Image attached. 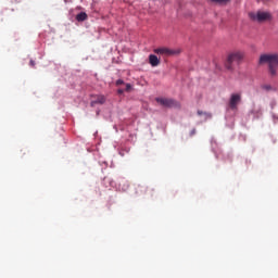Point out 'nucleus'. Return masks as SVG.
I'll return each mask as SVG.
<instances>
[{
    "mask_svg": "<svg viewBox=\"0 0 278 278\" xmlns=\"http://www.w3.org/2000/svg\"><path fill=\"white\" fill-rule=\"evenodd\" d=\"M242 102V93H231L229 99V108L230 110H238V105Z\"/></svg>",
    "mask_w": 278,
    "mask_h": 278,
    "instance_id": "5",
    "label": "nucleus"
},
{
    "mask_svg": "<svg viewBox=\"0 0 278 278\" xmlns=\"http://www.w3.org/2000/svg\"><path fill=\"white\" fill-rule=\"evenodd\" d=\"M205 114L203 111H198V116H203Z\"/></svg>",
    "mask_w": 278,
    "mask_h": 278,
    "instance_id": "16",
    "label": "nucleus"
},
{
    "mask_svg": "<svg viewBox=\"0 0 278 278\" xmlns=\"http://www.w3.org/2000/svg\"><path fill=\"white\" fill-rule=\"evenodd\" d=\"M155 101L162 108H177V101L170 98H156Z\"/></svg>",
    "mask_w": 278,
    "mask_h": 278,
    "instance_id": "6",
    "label": "nucleus"
},
{
    "mask_svg": "<svg viewBox=\"0 0 278 278\" xmlns=\"http://www.w3.org/2000/svg\"><path fill=\"white\" fill-rule=\"evenodd\" d=\"M117 92H118L119 94H123V92H125V89H118Z\"/></svg>",
    "mask_w": 278,
    "mask_h": 278,
    "instance_id": "17",
    "label": "nucleus"
},
{
    "mask_svg": "<svg viewBox=\"0 0 278 278\" xmlns=\"http://www.w3.org/2000/svg\"><path fill=\"white\" fill-rule=\"evenodd\" d=\"M194 134H197V129L193 128L191 131H190V136H194Z\"/></svg>",
    "mask_w": 278,
    "mask_h": 278,
    "instance_id": "14",
    "label": "nucleus"
},
{
    "mask_svg": "<svg viewBox=\"0 0 278 278\" xmlns=\"http://www.w3.org/2000/svg\"><path fill=\"white\" fill-rule=\"evenodd\" d=\"M29 64L30 66H36V62L34 60H30Z\"/></svg>",
    "mask_w": 278,
    "mask_h": 278,
    "instance_id": "15",
    "label": "nucleus"
},
{
    "mask_svg": "<svg viewBox=\"0 0 278 278\" xmlns=\"http://www.w3.org/2000/svg\"><path fill=\"white\" fill-rule=\"evenodd\" d=\"M91 103L92 105L94 104L103 105V103H105V96H97L96 100H93Z\"/></svg>",
    "mask_w": 278,
    "mask_h": 278,
    "instance_id": "9",
    "label": "nucleus"
},
{
    "mask_svg": "<svg viewBox=\"0 0 278 278\" xmlns=\"http://www.w3.org/2000/svg\"><path fill=\"white\" fill-rule=\"evenodd\" d=\"M261 1L262 3H266L268 0H257Z\"/></svg>",
    "mask_w": 278,
    "mask_h": 278,
    "instance_id": "18",
    "label": "nucleus"
},
{
    "mask_svg": "<svg viewBox=\"0 0 278 278\" xmlns=\"http://www.w3.org/2000/svg\"><path fill=\"white\" fill-rule=\"evenodd\" d=\"M213 3H218L219 5H225L229 3V0H211Z\"/></svg>",
    "mask_w": 278,
    "mask_h": 278,
    "instance_id": "10",
    "label": "nucleus"
},
{
    "mask_svg": "<svg viewBox=\"0 0 278 278\" xmlns=\"http://www.w3.org/2000/svg\"><path fill=\"white\" fill-rule=\"evenodd\" d=\"M250 18L252 21H257V23H264L266 21H270L273 18V15H270L268 12L258 11L256 13H250Z\"/></svg>",
    "mask_w": 278,
    "mask_h": 278,
    "instance_id": "3",
    "label": "nucleus"
},
{
    "mask_svg": "<svg viewBox=\"0 0 278 278\" xmlns=\"http://www.w3.org/2000/svg\"><path fill=\"white\" fill-rule=\"evenodd\" d=\"M262 88L263 90H266V92H270V90H274L273 86L270 85H263Z\"/></svg>",
    "mask_w": 278,
    "mask_h": 278,
    "instance_id": "11",
    "label": "nucleus"
},
{
    "mask_svg": "<svg viewBox=\"0 0 278 278\" xmlns=\"http://www.w3.org/2000/svg\"><path fill=\"white\" fill-rule=\"evenodd\" d=\"M149 64H151V66H160V60L157 59V55L150 54L149 55Z\"/></svg>",
    "mask_w": 278,
    "mask_h": 278,
    "instance_id": "7",
    "label": "nucleus"
},
{
    "mask_svg": "<svg viewBox=\"0 0 278 278\" xmlns=\"http://www.w3.org/2000/svg\"><path fill=\"white\" fill-rule=\"evenodd\" d=\"M243 58H244V54L240 51L230 53L227 58L226 68L228 71H232L233 64H240V62H242Z\"/></svg>",
    "mask_w": 278,
    "mask_h": 278,
    "instance_id": "2",
    "label": "nucleus"
},
{
    "mask_svg": "<svg viewBox=\"0 0 278 278\" xmlns=\"http://www.w3.org/2000/svg\"><path fill=\"white\" fill-rule=\"evenodd\" d=\"M88 20V14H86V12H80L76 15V21H78V23H84V21Z\"/></svg>",
    "mask_w": 278,
    "mask_h": 278,
    "instance_id": "8",
    "label": "nucleus"
},
{
    "mask_svg": "<svg viewBox=\"0 0 278 278\" xmlns=\"http://www.w3.org/2000/svg\"><path fill=\"white\" fill-rule=\"evenodd\" d=\"M156 55H163L164 58H170L172 55H179V50H173L166 47L156 48L153 50Z\"/></svg>",
    "mask_w": 278,
    "mask_h": 278,
    "instance_id": "4",
    "label": "nucleus"
},
{
    "mask_svg": "<svg viewBox=\"0 0 278 278\" xmlns=\"http://www.w3.org/2000/svg\"><path fill=\"white\" fill-rule=\"evenodd\" d=\"M123 84H125V81L123 79L116 80V86H123Z\"/></svg>",
    "mask_w": 278,
    "mask_h": 278,
    "instance_id": "13",
    "label": "nucleus"
},
{
    "mask_svg": "<svg viewBox=\"0 0 278 278\" xmlns=\"http://www.w3.org/2000/svg\"><path fill=\"white\" fill-rule=\"evenodd\" d=\"M131 90V84H126L125 91L129 92Z\"/></svg>",
    "mask_w": 278,
    "mask_h": 278,
    "instance_id": "12",
    "label": "nucleus"
},
{
    "mask_svg": "<svg viewBox=\"0 0 278 278\" xmlns=\"http://www.w3.org/2000/svg\"><path fill=\"white\" fill-rule=\"evenodd\" d=\"M260 64H268L269 74L271 77L277 76V68H278V54H263L260 58Z\"/></svg>",
    "mask_w": 278,
    "mask_h": 278,
    "instance_id": "1",
    "label": "nucleus"
}]
</instances>
